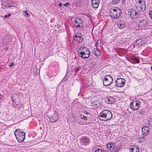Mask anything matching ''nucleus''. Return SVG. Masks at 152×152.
<instances>
[{"mask_svg": "<svg viewBox=\"0 0 152 152\" xmlns=\"http://www.w3.org/2000/svg\"><path fill=\"white\" fill-rule=\"evenodd\" d=\"M100 0H92L91 5L93 8L98 7Z\"/></svg>", "mask_w": 152, "mask_h": 152, "instance_id": "nucleus-15", "label": "nucleus"}, {"mask_svg": "<svg viewBox=\"0 0 152 152\" xmlns=\"http://www.w3.org/2000/svg\"><path fill=\"white\" fill-rule=\"evenodd\" d=\"M138 112L140 114L142 115L145 113V111L144 110L141 109L140 111H138Z\"/></svg>", "mask_w": 152, "mask_h": 152, "instance_id": "nucleus-25", "label": "nucleus"}, {"mask_svg": "<svg viewBox=\"0 0 152 152\" xmlns=\"http://www.w3.org/2000/svg\"><path fill=\"white\" fill-rule=\"evenodd\" d=\"M129 12L130 13V15L131 18L132 19H136L138 16V14L136 11L134 9H130Z\"/></svg>", "mask_w": 152, "mask_h": 152, "instance_id": "nucleus-13", "label": "nucleus"}, {"mask_svg": "<svg viewBox=\"0 0 152 152\" xmlns=\"http://www.w3.org/2000/svg\"><path fill=\"white\" fill-rule=\"evenodd\" d=\"M149 15L150 18L152 19V10L149 12Z\"/></svg>", "mask_w": 152, "mask_h": 152, "instance_id": "nucleus-30", "label": "nucleus"}, {"mask_svg": "<svg viewBox=\"0 0 152 152\" xmlns=\"http://www.w3.org/2000/svg\"><path fill=\"white\" fill-rule=\"evenodd\" d=\"M28 112V110H26V112Z\"/></svg>", "mask_w": 152, "mask_h": 152, "instance_id": "nucleus-40", "label": "nucleus"}, {"mask_svg": "<svg viewBox=\"0 0 152 152\" xmlns=\"http://www.w3.org/2000/svg\"><path fill=\"white\" fill-rule=\"evenodd\" d=\"M101 42L100 40L98 39L97 40L96 45V46H97L98 47H100L101 45Z\"/></svg>", "mask_w": 152, "mask_h": 152, "instance_id": "nucleus-26", "label": "nucleus"}, {"mask_svg": "<svg viewBox=\"0 0 152 152\" xmlns=\"http://www.w3.org/2000/svg\"><path fill=\"white\" fill-rule=\"evenodd\" d=\"M27 8H26V10H25V11H23L22 12H24V13H25V14H24V15L26 17H28L30 16V12L28 10H27Z\"/></svg>", "mask_w": 152, "mask_h": 152, "instance_id": "nucleus-24", "label": "nucleus"}, {"mask_svg": "<svg viewBox=\"0 0 152 152\" xmlns=\"http://www.w3.org/2000/svg\"><path fill=\"white\" fill-rule=\"evenodd\" d=\"M125 80L124 79L121 78H118L116 80V85L118 87H123L125 83Z\"/></svg>", "mask_w": 152, "mask_h": 152, "instance_id": "nucleus-9", "label": "nucleus"}, {"mask_svg": "<svg viewBox=\"0 0 152 152\" xmlns=\"http://www.w3.org/2000/svg\"><path fill=\"white\" fill-rule=\"evenodd\" d=\"M74 22L75 24L74 25L77 28H80L83 26V20L80 18H78V17L75 18V19Z\"/></svg>", "mask_w": 152, "mask_h": 152, "instance_id": "nucleus-11", "label": "nucleus"}, {"mask_svg": "<svg viewBox=\"0 0 152 152\" xmlns=\"http://www.w3.org/2000/svg\"><path fill=\"white\" fill-rule=\"evenodd\" d=\"M64 5L65 7H67L68 5H69V2H67L66 3L64 4Z\"/></svg>", "mask_w": 152, "mask_h": 152, "instance_id": "nucleus-34", "label": "nucleus"}, {"mask_svg": "<svg viewBox=\"0 0 152 152\" xmlns=\"http://www.w3.org/2000/svg\"><path fill=\"white\" fill-rule=\"evenodd\" d=\"M148 122V124H149V126L151 125H152V120L149 121Z\"/></svg>", "mask_w": 152, "mask_h": 152, "instance_id": "nucleus-33", "label": "nucleus"}, {"mask_svg": "<svg viewBox=\"0 0 152 152\" xmlns=\"http://www.w3.org/2000/svg\"><path fill=\"white\" fill-rule=\"evenodd\" d=\"M84 113L85 114H86L87 115V116H88V115H89V113L87 112L86 111H84Z\"/></svg>", "mask_w": 152, "mask_h": 152, "instance_id": "nucleus-36", "label": "nucleus"}, {"mask_svg": "<svg viewBox=\"0 0 152 152\" xmlns=\"http://www.w3.org/2000/svg\"><path fill=\"white\" fill-rule=\"evenodd\" d=\"M151 69L152 70V66L151 67Z\"/></svg>", "mask_w": 152, "mask_h": 152, "instance_id": "nucleus-39", "label": "nucleus"}, {"mask_svg": "<svg viewBox=\"0 0 152 152\" xmlns=\"http://www.w3.org/2000/svg\"><path fill=\"white\" fill-rule=\"evenodd\" d=\"M121 0H113L112 1V3L114 5L116 4H120L121 2Z\"/></svg>", "mask_w": 152, "mask_h": 152, "instance_id": "nucleus-23", "label": "nucleus"}, {"mask_svg": "<svg viewBox=\"0 0 152 152\" xmlns=\"http://www.w3.org/2000/svg\"><path fill=\"white\" fill-rule=\"evenodd\" d=\"M9 7H11V6H9Z\"/></svg>", "mask_w": 152, "mask_h": 152, "instance_id": "nucleus-41", "label": "nucleus"}, {"mask_svg": "<svg viewBox=\"0 0 152 152\" xmlns=\"http://www.w3.org/2000/svg\"><path fill=\"white\" fill-rule=\"evenodd\" d=\"M148 22L145 20H142L140 21L138 24L139 27L141 29H145L148 28Z\"/></svg>", "mask_w": 152, "mask_h": 152, "instance_id": "nucleus-7", "label": "nucleus"}, {"mask_svg": "<svg viewBox=\"0 0 152 152\" xmlns=\"http://www.w3.org/2000/svg\"><path fill=\"white\" fill-rule=\"evenodd\" d=\"M99 119L102 120L107 121L111 119L113 117L111 112L108 110H104L100 113Z\"/></svg>", "mask_w": 152, "mask_h": 152, "instance_id": "nucleus-2", "label": "nucleus"}, {"mask_svg": "<svg viewBox=\"0 0 152 152\" xmlns=\"http://www.w3.org/2000/svg\"><path fill=\"white\" fill-rule=\"evenodd\" d=\"M81 141H82L83 144L87 145L89 142L90 140L87 137H83L81 138Z\"/></svg>", "mask_w": 152, "mask_h": 152, "instance_id": "nucleus-16", "label": "nucleus"}, {"mask_svg": "<svg viewBox=\"0 0 152 152\" xmlns=\"http://www.w3.org/2000/svg\"><path fill=\"white\" fill-rule=\"evenodd\" d=\"M107 146L110 151L114 152H118V151L119 150L117 148L116 146L113 143H109L107 145Z\"/></svg>", "mask_w": 152, "mask_h": 152, "instance_id": "nucleus-10", "label": "nucleus"}, {"mask_svg": "<svg viewBox=\"0 0 152 152\" xmlns=\"http://www.w3.org/2000/svg\"><path fill=\"white\" fill-rule=\"evenodd\" d=\"M113 78L110 75L105 76L103 80V83L104 86H107L111 84L113 81Z\"/></svg>", "mask_w": 152, "mask_h": 152, "instance_id": "nucleus-6", "label": "nucleus"}, {"mask_svg": "<svg viewBox=\"0 0 152 152\" xmlns=\"http://www.w3.org/2000/svg\"><path fill=\"white\" fill-rule=\"evenodd\" d=\"M62 4L61 2L60 3L58 4L59 6L60 7H62Z\"/></svg>", "mask_w": 152, "mask_h": 152, "instance_id": "nucleus-37", "label": "nucleus"}, {"mask_svg": "<svg viewBox=\"0 0 152 152\" xmlns=\"http://www.w3.org/2000/svg\"><path fill=\"white\" fill-rule=\"evenodd\" d=\"M117 25L119 28L123 29L126 27V23L124 22L120 21L118 22Z\"/></svg>", "mask_w": 152, "mask_h": 152, "instance_id": "nucleus-17", "label": "nucleus"}, {"mask_svg": "<svg viewBox=\"0 0 152 152\" xmlns=\"http://www.w3.org/2000/svg\"><path fill=\"white\" fill-rule=\"evenodd\" d=\"M135 5L136 10L138 11H143L145 10L146 4L144 0H138Z\"/></svg>", "mask_w": 152, "mask_h": 152, "instance_id": "nucleus-5", "label": "nucleus"}, {"mask_svg": "<svg viewBox=\"0 0 152 152\" xmlns=\"http://www.w3.org/2000/svg\"><path fill=\"white\" fill-rule=\"evenodd\" d=\"M94 152H106L104 150L98 149L95 150Z\"/></svg>", "mask_w": 152, "mask_h": 152, "instance_id": "nucleus-27", "label": "nucleus"}, {"mask_svg": "<svg viewBox=\"0 0 152 152\" xmlns=\"http://www.w3.org/2000/svg\"><path fill=\"white\" fill-rule=\"evenodd\" d=\"M83 50L80 52H77L78 56L83 59L88 58L90 56V52L88 49L85 47H80L78 49V51Z\"/></svg>", "mask_w": 152, "mask_h": 152, "instance_id": "nucleus-1", "label": "nucleus"}, {"mask_svg": "<svg viewBox=\"0 0 152 152\" xmlns=\"http://www.w3.org/2000/svg\"><path fill=\"white\" fill-rule=\"evenodd\" d=\"M130 152H139V149L136 146H134L130 149Z\"/></svg>", "mask_w": 152, "mask_h": 152, "instance_id": "nucleus-22", "label": "nucleus"}, {"mask_svg": "<svg viewBox=\"0 0 152 152\" xmlns=\"http://www.w3.org/2000/svg\"><path fill=\"white\" fill-rule=\"evenodd\" d=\"M81 34H78V35L76 34L75 36V37L76 38V40L77 42L79 43H81L83 40V38L81 36Z\"/></svg>", "mask_w": 152, "mask_h": 152, "instance_id": "nucleus-20", "label": "nucleus"}, {"mask_svg": "<svg viewBox=\"0 0 152 152\" xmlns=\"http://www.w3.org/2000/svg\"><path fill=\"white\" fill-rule=\"evenodd\" d=\"M59 119V115L57 113H55L49 117L50 121L52 123L55 122L57 121Z\"/></svg>", "mask_w": 152, "mask_h": 152, "instance_id": "nucleus-12", "label": "nucleus"}, {"mask_svg": "<svg viewBox=\"0 0 152 152\" xmlns=\"http://www.w3.org/2000/svg\"><path fill=\"white\" fill-rule=\"evenodd\" d=\"M13 104L14 106H15L17 105V104L15 103V102H13Z\"/></svg>", "mask_w": 152, "mask_h": 152, "instance_id": "nucleus-38", "label": "nucleus"}, {"mask_svg": "<svg viewBox=\"0 0 152 152\" xmlns=\"http://www.w3.org/2000/svg\"><path fill=\"white\" fill-rule=\"evenodd\" d=\"M92 53L96 56H100L101 52L99 51L98 48L96 47L94 48L92 50Z\"/></svg>", "mask_w": 152, "mask_h": 152, "instance_id": "nucleus-18", "label": "nucleus"}, {"mask_svg": "<svg viewBox=\"0 0 152 152\" xmlns=\"http://www.w3.org/2000/svg\"><path fill=\"white\" fill-rule=\"evenodd\" d=\"M80 68V67H76L74 71L75 72H77L79 70V69Z\"/></svg>", "mask_w": 152, "mask_h": 152, "instance_id": "nucleus-29", "label": "nucleus"}, {"mask_svg": "<svg viewBox=\"0 0 152 152\" xmlns=\"http://www.w3.org/2000/svg\"><path fill=\"white\" fill-rule=\"evenodd\" d=\"M142 131L143 136L146 137L149 134V128L147 126H144L142 128Z\"/></svg>", "mask_w": 152, "mask_h": 152, "instance_id": "nucleus-14", "label": "nucleus"}, {"mask_svg": "<svg viewBox=\"0 0 152 152\" xmlns=\"http://www.w3.org/2000/svg\"><path fill=\"white\" fill-rule=\"evenodd\" d=\"M145 40V39H139L136 41V44L139 47L141 46L144 43Z\"/></svg>", "mask_w": 152, "mask_h": 152, "instance_id": "nucleus-19", "label": "nucleus"}, {"mask_svg": "<svg viewBox=\"0 0 152 152\" xmlns=\"http://www.w3.org/2000/svg\"><path fill=\"white\" fill-rule=\"evenodd\" d=\"M14 65V63L13 62H11L9 64V66L10 67H11L13 66Z\"/></svg>", "mask_w": 152, "mask_h": 152, "instance_id": "nucleus-31", "label": "nucleus"}, {"mask_svg": "<svg viewBox=\"0 0 152 152\" xmlns=\"http://www.w3.org/2000/svg\"><path fill=\"white\" fill-rule=\"evenodd\" d=\"M15 135L18 142H23L25 137V133L20 129H16L14 133Z\"/></svg>", "mask_w": 152, "mask_h": 152, "instance_id": "nucleus-3", "label": "nucleus"}, {"mask_svg": "<svg viewBox=\"0 0 152 152\" xmlns=\"http://www.w3.org/2000/svg\"><path fill=\"white\" fill-rule=\"evenodd\" d=\"M88 116H85V115H83L82 117H81V118L82 119H84L86 121L88 119Z\"/></svg>", "mask_w": 152, "mask_h": 152, "instance_id": "nucleus-28", "label": "nucleus"}, {"mask_svg": "<svg viewBox=\"0 0 152 152\" xmlns=\"http://www.w3.org/2000/svg\"><path fill=\"white\" fill-rule=\"evenodd\" d=\"M114 99L111 97L107 98L105 101L108 104H112L114 102Z\"/></svg>", "mask_w": 152, "mask_h": 152, "instance_id": "nucleus-21", "label": "nucleus"}, {"mask_svg": "<svg viewBox=\"0 0 152 152\" xmlns=\"http://www.w3.org/2000/svg\"><path fill=\"white\" fill-rule=\"evenodd\" d=\"M135 61L136 63H139V62H140L139 60L137 58L135 59Z\"/></svg>", "mask_w": 152, "mask_h": 152, "instance_id": "nucleus-35", "label": "nucleus"}, {"mask_svg": "<svg viewBox=\"0 0 152 152\" xmlns=\"http://www.w3.org/2000/svg\"><path fill=\"white\" fill-rule=\"evenodd\" d=\"M121 13L120 9L118 7L110 10L109 13L110 16L114 19H117L119 17Z\"/></svg>", "mask_w": 152, "mask_h": 152, "instance_id": "nucleus-4", "label": "nucleus"}, {"mask_svg": "<svg viewBox=\"0 0 152 152\" xmlns=\"http://www.w3.org/2000/svg\"><path fill=\"white\" fill-rule=\"evenodd\" d=\"M11 15V14H8V15H5L4 16V18H7V17H10V16Z\"/></svg>", "mask_w": 152, "mask_h": 152, "instance_id": "nucleus-32", "label": "nucleus"}, {"mask_svg": "<svg viewBox=\"0 0 152 152\" xmlns=\"http://www.w3.org/2000/svg\"><path fill=\"white\" fill-rule=\"evenodd\" d=\"M140 103L139 101L132 102L130 105V108L132 110H136L140 107Z\"/></svg>", "mask_w": 152, "mask_h": 152, "instance_id": "nucleus-8", "label": "nucleus"}]
</instances>
